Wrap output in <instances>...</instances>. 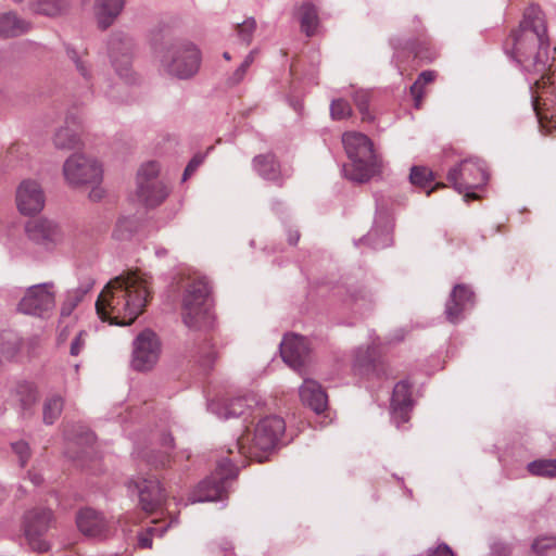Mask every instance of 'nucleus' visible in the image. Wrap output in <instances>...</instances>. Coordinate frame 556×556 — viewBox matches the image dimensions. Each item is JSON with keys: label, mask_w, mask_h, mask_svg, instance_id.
<instances>
[{"label": "nucleus", "mask_w": 556, "mask_h": 556, "mask_svg": "<svg viewBox=\"0 0 556 556\" xmlns=\"http://www.w3.org/2000/svg\"><path fill=\"white\" fill-rule=\"evenodd\" d=\"M489 174L485 164L478 157H469L451 168L447 173V180L459 193H465L466 200L477 199L475 192L486 184Z\"/></svg>", "instance_id": "0eeeda50"}, {"label": "nucleus", "mask_w": 556, "mask_h": 556, "mask_svg": "<svg viewBox=\"0 0 556 556\" xmlns=\"http://www.w3.org/2000/svg\"><path fill=\"white\" fill-rule=\"evenodd\" d=\"M77 527L81 533L91 538H105L109 533L106 520L96 510L86 508L77 515Z\"/></svg>", "instance_id": "6ab92c4d"}, {"label": "nucleus", "mask_w": 556, "mask_h": 556, "mask_svg": "<svg viewBox=\"0 0 556 556\" xmlns=\"http://www.w3.org/2000/svg\"><path fill=\"white\" fill-rule=\"evenodd\" d=\"M139 491V501L142 509L147 513L161 511L163 514V505L166 503L164 490L160 481L150 477L137 483Z\"/></svg>", "instance_id": "dca6fc26"}, {"label": "nucleus", "mask_w": 556, "mask_h": 556, "mask_svg": "<svg viewBox=\"0 0 556 556\" xmlns=\"http://www.w3.org/2000/svg\"><path fill=\"white\" fill-rule=\"evenodd\" d=\"M45 202V192L38 181L25 179L17 187L16 205L21 214L35 215L43 208Z\"/></svg>", "instance_id": "4468645a"}, {"label": "nucleus", "mask_w": 556, "mask_h": 556, "mask_svg": "<svg viewBox=\"0 0 556 556\" xmlns=\"http://www.w3.org/2000/svg\"><path fill=\"white\" fill-rule=\"evenodd\" d=\"M342 142L352 164L345 168L346 176L364 182L380 172V161L372 149V142L364 134L349 131L343 134Z\"/></svg>", "instance_id": "20e7f679"}, {"label": "nucleus", "mask_w": 556, "mask_h": 556, "mask_svg": "<svg viewBox=\"0 0 556 556\" xmlns=\"http://www.w3.org/2000/svg\"><path fill=\"white\" fill-rule=\"evenodd\" d=\"M71 58L75 61L76 67L79 71V73L86 78L89 79V71H88V64L86 61L79 59L76 56V53L73 52Z\"/></svg>", "instance_id": "a18cd8bd"}, {"label": "nucleus", "mask_w": 556, "mask_h": 556, "mask_svg": "<svg viewBox=\"0 0 556 556\" xmlns=\"http://www.w3.org/2000/svg\"><path fill=\"white\" fill-rule=\"evenodd\" d=\"M103 194H104V191L102 188H100L99 186H96L92 188V190L90 191L89 193V198L92 200V201H99L103 198Z\"/></svg>", "instance_id": "3c124183"}, {"label": "nucleus", "mask_w": 556, "mask_h": 556, "mask_svg": "<svg viewBox=\"0 0 556 556\" xmlns=\"http://www.w3.org/2000/svg\"><path fill=\"white\" fill-rule=\"evenodd\" d=\"M253 61H254V52L251 51L249 53V55L245 58V60L243 61V63H242L243 67H248L249 68L250 65L253 63Z\"/></svg>", "instance_id": "864d4df0"}, {"label": "nucleus", "mask_w": 556, "mask_h": 556, "mask_svg": "<svg viewBox=\"0 0 556 556\" xmlns=\"http://www.w3.org/2000/svg\"><path fill=\"white\" fill-rule=\"evenodd\" d=\"M296 17L300 23L301 31L304 33L306 37H313L318 34L320 21L318 10L314 4L309 2L301 4L296 10Z\"/></svg>", "instance_id": "393cba45"}, {"label": "nucleus", "mask_w": 556, "mask_h": 556, "mask_svg": "<svg viewBox=\"0 0 556 556\" xmlns=\"http://www.w3.org/2000/svg\"><path fill=\"white\" fill-rule=\"evenodd\" d=\"M28 238L47 249L54 248L64 239V233L59 225L48 219L31 220L26 226Z\"/></svg>", "instance_id": "2eb2a0df"}, {"label": "nucleus", "mask_w": 556, "mask_h": 556, "mask_svg": "<svg viewBox=\"0 0 556 556\" xmlns=\"http://www.w3.org/2000/svg\"><path fill=\"white\" fill-rule=\"evenodd\" d=\"M308 352L309 348L306 339L298 334L292 333L285 336L280 344L282 359L294 369H298L304 364Z\"/></svg>", "instance_id": "f3484780"}, {"label": "nucleus", "mask_w": 556, "mask_h": 556, "mask_svg": "<svg viewBox=\"0 0 556 556\" xmlns=\"http://www.w3.org/2000/svg\"><path fill=\"white\" fill-rule=\"evenodd\" d=\"M87 333L85 331H80L71 344V354L73 356H77L83 350L86 343Z\"/></svg>", "instance_id": "79ce46f5"}, {"label": "nucleus", "mask_w": 556, "mask_h": 556, "mask_svg": "<svg viewBox=\"0 0 556 556\" xmlns=\"http://www.w3.org/2000/svg\"><path fill=\"white\" fill-rule=\"evenodd\" d=\"M64 401L59 395L48 397L43 404V421L52 425L61 415Z\"/></svg>", "instance_id": "c756f323"}, {"label": "nucleus", "mask_w": 556, "mask_h": 556, "mask_svg": "<svg viewBox=\"0 0 556 556\" xmlns=\"http://www.w3.org/2000/svg\"><path fill=\"white\" fill-rule=\"evenodd\" d=\"M554 546V539H539L536 540L533 545H532V549L539 554L540 556L543 555V553L548 549V548H552Z\"/></svg>", "instance_id": "c03bdc74"}, {"label": "nucleus", "mask_w": 556, "mask_h": 556, "mask_svg": "<svg viewBox=\"0 0 556 556\" xmlns=\"http://www.w3.org/2000/svg\"><path fill=\"white\" fill-rule=\"evenodd\" d=\"M200 62V51L193 43L187 41L170 45L161 60L163 70L168 75L180 79L195 75Z\"/></svg>", "instance_id": "423d86ee"}, {"label": "nucleus", "mask_w": 556, "mask_h": 556, "mask_svg": "<svg viewBox=\"0 0 556 556\" xmlns=\"http://www.w3.org/2000/svg\"><path fill=\"white\" fill-rule=\"evenodd\" d=\"M29 22L21 18L15 12L0 13V37H17L30 29Z\"/></svg>", "instance_id": "a878e982"}, {"label": "nucleus", "mask_w": 556, "mask_h": 556, "mask_svg": "<svg viewBox=\"0 0 556 556\" xmlns=\"http://www.w3.org/2000/svg\"><path fill=\"white\" fill-rule=\"evenodd\" d=\"M413 51H414V56L417 59L428 60V61H431L433 59L432 53L430 52V50L427 47L426 40H421L420 48L414 47Z\"/></svg>", "instance_id": "37998d69"}, {"label": "nucleus", "mask_w": 556, "mask_h": 556, "mask_svg": "<svg viewBox=\"0 0 556 556\" xmlns=\"http://www.w3.org/2000/svg\"><path fill=\"white\" fill-rule=\"evenodd\" d=\"M227 453H228L229 455L235 454L233 450H231V448H228V450H227Z\"/></svg>", "instance_id": "13d9d810"}, {"label": "nucleus", "mask_w": 556, "mask_h": 556, "mask_svg": "<svg viewBox=\"0 0 556 556\" xmlns=\"http://www.w3.org/2000/svg\"><path fill=\"white\" fill-rule=\"evenodd\" d=\"M62 172L66 184L71 187L98 185L102 179V168L98 161L80 153L68 156Z\"/></svg>", "instance_id": "1a4fd4ad"}, {"label": "nucleus", "mask_w": 556, "mask_h": 556, "mask_svg": "<svg viewBox=\"0 0 556 556\" xmlns=\"http://www.w3.org/2000/svg\"><path fill=\"white\" fill-rule=\"evenodd\" d=\"M16 394L24 410L29 409L38 400L37 389L29 382L18 384Z\"/></svg>", "instance_id": "473e14b6"}, {"label": "nucleus", "mask_w": 556, "mask_h": 556, "mask_svg": "<svg viewBox=\"0 0 556 556\" xmlns=\"http://www.w3.org/2000/svg\"><path fill=\"white\" fill-rule=\"evenodd\" d=\"M20 339L12 332L0 337V351L7 358H12L20 350Z\"/></svg>", "instance_id": "72a5a7b5"}, {"label": "nucleus", "mask_w": 556, "mask_h": 556, "mask_svg": "<svg viewBox=\"0 0 556 556\" xmlns=\"http://www.w3.org/2000/svg\"><path fill=\"white\" fill-rule=\"evenodd\" d=\"M256 23L253 18H248L237 26V34L244 46H249L252 35L255 30Z\"/></svg>", "instance_id": "e433bc0d"}, {"label": "nucleus", "mask_w": 556, "mask_h": 556, "mask_svg": "<svg viewBox=\"0 0 556 556\" xmlns=\"http://www.w3.org/2000/svg\"><path fill=\"white\" fill-rule=\"evenodd\" d=\"M204 155L202 154H195L191 161L188 163L187 167L185 168L182 180H187L195 170L197 168L203 163Z\"/></svg>", "instance_id": "ea45409f"}, {"label": "nucleus", "mask_w": 556, "mask_h": 556, "mask_svg": "<svg viewBox=\"0 0 556 556\" xmlns=\"http://www.w3.org/2000/svg\"><path fill=\"white\" fill-rule=\"evenodd\" d=\"M247 71H248V67H243V65L241 64L237 68V71L233 73L232 77L230 78L231 83L233 85L239 84L243 79Z\"/></svg>", "instance_id": "de8ad7c7"}, {"label": "nucleus", "mask_w": 556, "mask_h": 556, "mask_svg": "<svg viewBox=\"0 0 556 556\" xmlns=\"http://www.w3.org/2000/svg\"><path fill=\"white\" fill-rule=\"evenodd\" d=\"M13 452L18 456L20 465L24 467L30 457V450L25 441L12 443Z\"/></svg>", "instance_id": "58836bf2"}, {"label": "nucleus", "mask_w": 556, "mask_h": 556, "mask_svg": "<svg viewBox=\"0 0 556 556\" xmlns=\"http://www.w3.org/2000/svg\"><path fill=\"white\" fill-rule=\"evenodd\" d=\"M224 59L229 61L231 58H230V54L228 52H224L223 54Z\"/></svg>", "instance_id": "6e6d98bb"}, {"label": "nucleus", "mask_w": 556, "mask_h": 556, "mask_svg": "<svg viewBox=\"0 0 556 556\" xmlns=\"http://www.w3.org/2000/svg\"><path fill=\"white\" fill-rule=\"evenodd\" d=\"M528 471L532 476L553 478L556 476V460L538 459L528 465Z\"/></svg>", "instance_id": "7c9ffc66"}, {"label": "nucleus", "mask_w": 556, "mask_h": 556, "mask_svg": "<svg viewBox=\"0 0 556 556\" xmlns=\"http://www.w3.org/2000/svg\"><path fill=\"white\" fill-rule=\"evenodd\" d=\"M354 102L363 115V121L368 119L369 115L367 113V109L369 103V93L365 90L356 91L354 94Z\"/></svg>", "instance_id": "4c0bfd02"}, {"label": "nucleus", "mask_w": 556, "mask_h": 556, "mask_svg": "<svg viewBox=\"0 0 556 556\" xmlns=\"http://www.w3.org/2000/svg\"><path fill=\"white\" fill-rule=\"evenodd\" d=\"M253 165L256 172L265 179L281 182L283 175L280 165L271 153L254 157Z\"/></svg>", "instance_id": "bb28decb"}, {"label": "nucleus", "mask_w": 556, "mask_h": 556, "mask_svg": "<svg viewBox=\"0 0 556 556\" xmlns=\"http://www.w3.org/2000/svg\"><path fill=\"white\" fill-rule=\"evenodd\" d=\"M412 407V384L406 380L397 382L391 399L392 417L397 425L408 421Z\"/></svg>", "instance_id": "a211bd4d"}, {"label": "nucleus", "mask_w": 556, "mask_h": 556, "mask_svg": "<svg viewBox=\"0 0 556 556\" xmlns=\"http://www.w3.org/2000/svg\"><path fill=\"white\" fill-rule=\"evenodd\" d=\"M52 525V513L46 508H37L28 511L25 517V535L33 549L43 552L48 544L42 536Z\"/></svg>", "instance_id": "f8f14e48"}, {"label": "nucleus", "mask_w": 556, "mask_h": 556, "mask_svg": "<svg viewBox=\"0 0 556 556\" xmlns=\"http://www.w3.org/2000/svg\"><path fill=\"white\" fill-rule=\"evenodd\" d=\"M29 8L35 13L46 16H58L68 9L67 0H29Z\"/></svg>", "instance_id": "cd10ccee"}, {"label": "nucleus", "mask_w": 556, "mask_h": 556, "mask_svg": "<svg viewBox=\"0 0 556 556\" xmlns=\"http://www.w3.org/2000/svg\"><path fill=\"white\" fill-rule=\"evenodd\" d=\"M55 307V288L53 282L29 287L18 303V311L34 316L43 317Z\"/></svg>", "instance_id": "9b49d317"}, {"label": "nucleus", "mask_w": 556, "mask_h": 556, "mask_svg": "<svg viewBox=\"0 0 556 556\" xmlns=\"http://www.w3.org/2000/svg\"><path fill=\"white\" fill-rule=\"evenodd\" d=\"M80 124L75 118H66L65 125L58 128L52 137L59 150H73L81 146Z\"/></svg>", "instance_id": "412c9836"}, {"label": "nucleus", "mask_w": 556, "mask_h": 556, "mask_svg": "<svg viewBox=\"0 0 556 556\" xmlns=\"http://www.w3.org/2000/svg\"><path fill=\"white\" fill-rule=\"evenodd\" d=\"M506 48L526 71L542 73L534 84L538 96L533 100V110L542 134H552L556 121L553 100L548 96L554 93V72L553 64H548L549 38L545 14L539 7L530 5L525 10L518 27L511 30L506 41Z\"/></svg>", "instance_id": "f257e3e1"}, {"label": "nucleus", "mask_w": 556, "mask_h": 556, "mask_svg": "<svg viewBox=\"0 0 556 556\" xmlns=\"http://www.w3.org/2000/svg\"><path fill=\"white\" fill-rule=\"evenodd\" d=\"M429 556H454L452 549L445 545H439Z\"/></svg>", "instance_id": "49530a36"}, {"label": "nucleus", "mask_w": 556, "mask_h": 556, "mask_svg": "<svg viewBox=\"0 0 556 556\" xmlns=\"http://www.w3.org/2000/svg\"><path fill=\"white\" fill-rule=\"evenodd\" d=\"M132 366L136 370L151 369L160 356V342L151 330H143L135 340Z\"/></svg>", "instance_id": "ddd939ff"}, {"label": "nucleus", "mask_w": 556, "mask_h": 556, "mask_svg": "<svg viewBox=\"0 0 556 556\" xmlns=\"http://www.w3.org/2000/svg\"><path fill=\"white\" fill-rule=\"evenodd\" d=\"M24 151V146L21 143H13L8 149V155L17 156L20 153Z\"/></svg>", "instance_id": "8fccbe9b"}, {"label": "nucleus", "mask_w": 556, "mask_h": 556, "mask_svg": "<svg viewBox=\"0 0 556 556\" xmlns=\"http://www.w3.org/2000/svg\"><path fill=\"white\" fill-rule=\"evenodd\" d=\"M446 186L444 184H437L435 186H433L431 189L427 190V195H430L434 190H438L440 188H445Z\"/></svg>", "instance_id": "5fc2aeb1"}, {"label": "nucleus", "mask_w": 556, "mask_h": 556, "mask_svg": "<svg viewBox=\"0 0 556 556\" xmlns=\"http://www.w3.org/2000/svg\"><path fill=\"white\" fill-rule=\"evenodd\" d=\"M182 318L189 328H201L210 324L208 282L204 277L190 275L181 279Z\"/></svg>", "instance_id": "39448f33"}, {"label": "nucleus", "mask_w": 556, "mask_h": 556, "mask_svg": "<svg viewBox=\"0 0 556 556\" xmlns=\"http://www.w3.org/2000/svg\"><path fill=\"white\" fill-rule=\"evenodd\" d=\"M238 475L236 458L219 460L211 477L199 483L193 493L194 502H214L222 500L227 492V482Z\"/></svg>", "instance_id": "6e6552de"}, {"label": "nucleus", "mask_w": 556, "mask_h": 556, "mask_svg": "<svg viewBox=\"0 0 556 556\" xmlns=\"http://www.w3.org/2000/svg\"><path fill=\"white\" fill-rule=\"evenodd\" d=\"M151 299V277L130 270L108 282L96 301V311L102 321L128 326L144 312Z\"/></svg>", "instance_id": "f03ea898"}, {"label": "nucleus", "mask_w": 556, "mask_h": 556, "mask_svg": "<svg viewBox=\"0 0 556 556\" xmlns=\"http://www.w3.org/2000/svg\"><path fill=\"white\" fill-rule=\"evenodd\" d=\"M301 402L316 414H321L328 405V396L323 387L315 380L305 379L300 387Z\"/></svg>", "instance_id": "aec40b11"}, {"label": "nucleus", "mask_w": 556, "mask_h": 556, "mask_svg": "<svg viewBox=\"0 0 556 556\" xmlns=\"http://www.w3.org/2000/svg\"><path fill=\"white\" fill-rule=\"evenodd\" d=\"M172 442H173V438L167 437V438H166V443H168V445H170V443H172Z\"/></svg>", "instance_id": "4d7b16f0"}, {"label": "nucleus", "mask_w": 556, "mask_h": 556, "mask_svg": "<svg viewBox=\"0 0 556 556\" xmlns=\"http://www.w3.org/2000/svg\"><path fill=\"white\" fill-rule=\"evenodd\" d=\"M160 165L150 161L141 165L137 175L138 199L148 207L163 203L168 195L167 187L157 178Z\"/></svg>", "instance_id": "9d476101"}, {"label": "nucleus", "mask_w": 556, "mask_h": 556, "mask_svg": "<svg viewBox=\"0 0 556 556\" xmlns=\"http://www.w3.org/2000/svg\"><path fill=\"white\" fill-rule=\"evenodd\" d=\"M330 113L333 119H343L351 116L352 108L348 101L343 99H338L332 101L330 106Z\"/></svg>", "instance_id": "c9c22d12"}, {"label": "nucleus", "mask_w": 556, "mask_h": 556, "mask_svg": "<svg viewBox=\"0 0 556 556\" xmlns=\"http://www.w3.org/2000/svg\"><path fill=\"white\" fill-rule=\"evenodd\" d=\"M29 479L31 480V482L36 485L40 484L41 481H42V477L41 475L39 473H36V472H29Z\"/></svg>", "instance_id": "603ef678"}, {"label": "nucleus", "mask_w": 556, "mask_h": 556, "mask_svg": "<svg viewBox=\"0 0 556 556\" xmlns=\"http://www.w3.org/2000/svg\"><path fill=\"white\" fill-rule=\"evenodd\" d=\"M471 290L465 285H456L452 291L451 299L446 303V318L450 323H457L462 318L467 303L472 300Z\"/></svg>", "instance_id": "5701e85b"}, {"label": "nucleus", "mask_w": 556, "mask_h": 556, "mask_svg": "<svg viewBox=\"0 0 556 556\" xmlns=\"http://www.w3.org/2000/svg\"><path fill=\"white\" fill-rule=\"evenodd\" d=\"M261 410H263V406L254 396H242L233 399L225 405L224 417H243L245 420L251 417L253 419Z\"/></svg>", "instance_id": "b1692460"}, {"label": "nucleus", "mask_w": 556, "mask_h": 556, "mask_svg": "<svg viewBox=\"0 0 556 556\" xmlns=\"http://www.w3.org/2000/svg\"><path fill=\"white\" fill-rule=\"evenodd\" d=\"M285 431L286 422L282 417L275 414L264 415L261 410L238 438L235 444L237 455L263 463L277 446Z\"/></svg>", "instance_id": "7ed1b4c3"}, {"label": "nucleus", "mask_w": 556, "mask_h": 556, "mask_svg": "<svg viewBox=\"0 0 556 556\" xmlns=\"http://www.w3.org/2000/svg\"><path fill=\"white\" fill-rule=\"evenodd\" d=\"M409 179L414 186L427 188L428 184L431 182L434 177L432 172L428 168L415 166L410 170Z\"/></svg>", "instance_id": "f704fd0d"}, {"label": "nucleus", "mask_w": 556, "mask_h": 556, "mask_svg": "<svg viewBox=\"0 0 556 556\" xmlns=\"http://www.w3.org/2000/svg\"><path fill=\"white\" fill-rule=\"evenodd\" d=\"M14 2H22L23 0H13Z\"/></svg>", "instance_id": "bf43d9fd"}, {"label": "nucleus", "mask_w": 556, "mask_h": 556, "mask_svg": "<svg viewBox=\"0 0 556 556\" xmlns=\"http://www.w3.org/2000/svg\"><path fill=\"white\" fill-rule=\"evenodd\" d=\"M435 77V72L425 71L418 76L417 80L410 87V94L414 99L416 109L421 108L426 85L433 83Z\"/></svg>", "instance_id": "c85d7f7f"}, {"label": "nucleus", "mask_w": 556, "mask_h": 556, "mask_svg": "<svg viewBox=\"0 0 556 556\" xmlns=\"http://www.w3.org/2000/svg\"><path fill=\"white\" fill-rule=\"evenodd\" d=\"M175 521L173 517L169 520L165 518L153 519L149 525L142 527L136 535V547L140 549L152 548L153 539L161 538Z\"/></svg>", "instance_id": "4be33fe9"}, {"label": "nucleus", "mask_w": 556, "mask_h": 556, "mask_svg": "<svg viewBox=\"0 0 556 556\" xmlns=\"http://www.w3.org/2000/svg\"><path fill=\"white\" fill-rule=\"evenodd\" d=\"M169 463L170 457L167 453L162 454L159 459L153 460L155 468H165Z\"/></svg>", "instance_id": "09e8293b"}, {"label": "nucleus", "mask_w": 556, "mask_h": 556, "mask_svg": "<svg viewBox=\"0 0 556 556\" xmlns=\"http://www.w3.org/2000/svg\"><path fill=\"white\" fill-rule=\"evenodd\" d=\"M90 287L70 290L61 307L62 316H70L76 306L83 301Z\"/></svg>", "instance_id": "2f4dec72"}, {"label": "nucleus", "mask_w": 556, "mask_h": 556, "mask_svg": "<svg viewBox=\"0 0 556 556\" xmlns=\"http://www.w3.org/2000/svg\"><path fill=\"white\" fill-rule=\"evenodd\" d=\"M112 58H113V63H114V66L118 73L119 76L124 77V78H127L128 77V72H129V65H130V56L129 54H124L123 55V61H122V65L119 66L118 63H117V60L115 59L114 56V53H112Z\"/></svg>", "instance_id": "a19ab883"}]
</instances>
